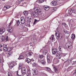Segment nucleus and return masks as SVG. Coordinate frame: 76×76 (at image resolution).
I'll use <instances>...</instances> for the list:
<instances>
[{"instance_id":"nucleus-1","label":"nucleus","mask_w":76,"mask_h":76,"mask_svg":"<svg viewBox=\"0 0 76 76\" xmlns=\"http://www.w3.org/2000/svg\"><path fill=\"white\" fill-rule=\"evenodd\" d=\"M32 10H30V12H31V15L33 16L35 18H37L38 17L42 14V12L39 7L35 8L34 9V11H32Z\"/></svg>"},{"instance_id":"nucleus-2","label":"nucleus","mask_w":76,"mask_h":76,"mask_svg":"<svg viewBox=\"0 0 76 76\" xmlns=\"http://www.w3.org/2000/svg\"><path fill=\"white\" fill-rule=\"evenodd\" d=\"M68 13L71 15L72 16L76 17V10H71L68 11Z\"/></svg>"},{"instance_id":"nucleus-3","label":"nucleus","mask_w":76,"mask_h":76,"mask_svg":"<svg viewBox=\"0 0 76 76\" xmlns=\"http://www.w3.org/2000/svg\"><path fill=\"white\" fill-rule=\"evenodd\" d=\"M64 55V54L61 53V52H60L59 54L58 53L56 54V58H58V59L61 58V57H63V56H64L63 55Z\"/></svg>"},{"instance_id":"nucleus-4","label":"nucleus","mask_w":76,"mask_h":76,"mask_svg":"<svg viewBox=\"0 0 76 76\" xmlns=\"http://www.w3.org/2000/svg\"><path fill=\"white\" fill-rule=\"evenodd\" d=\"M55 36L57 37V39H61L63 38V35L61 33L58 34L57 33H56Z\"/></svg>"},{"instance_id":"nucleus-5","label":"nucleus","mask_w":76,"mask_h":76,"mask_svg":"<svg viewBox=\"0 0 76 76\" xmlns=\"http://www.w3.org/2000/svg\"><path fill=\"white\" fill-rule=\"evenodd\" d=\"M32 73L33 75L35 76V75H37L38 74V72L37 69H33L32 70Z\"/></svg>"},{"instance_id":"nucleus-6","label":"nucleus","mask_w":76,"mask_h":76,"mask_svg":"<svg viewBox=\"0 0 76 76\" xmlns=\"http://www.w3.org/2000/svg\"><path fill=\"white\" fill-rule=\"evenodd\" d=\"M20 23L22 24V25H25L24 23L26 22V21L25 20V19L24 18V17H22L20 18Z\"/></svg>"},{"instance_id":"nucleus-7","label":"nucleus","mask_w":76,"mask_h":76,"mask_svg":"<svg viewBox=\"0 0 76 76\" xmlns=\"http://www.w3.org/2000/svg\"><path fill=\"white\" fill-rule=\"evenodd\" d=\"M8 64L9 65L10 69H12L13 67V66H15V63L13 62L11 63L10 64L9 63H8Z\"/></svg>"},{"instance_id":"nucleus-8","label":"nucleus","mask_w":76,"mask_h":76,"mask_svg":"<svg viewBox=\"0 0 76 76\" xmlns=\"http://www.w3.org/2000/svg\"><path fill=\"white\" fill-rule=\"evenodd\" d=\"M54 72L56 73H58V69L57 66H54L53 67Z\"/></svg>"},{"instance_id":"nucleus-9","label":"nucleus","mask_w":76,"mask_h":76,"mask_svg":"<svg viewBox=\"0 0 76 76\" xmlns=\"http://www.w3.org/2000/svg\"><path fill=\"white\" fill-rule=\"evenodd\" d=\"M8 31L10 34H12V33L13 32V28L12 27H9V28L8 30Z\"/></svg>"},{"instance_id":"nucleus-10","label":"nucleus","mask_w":76,"mask_h":76,"mask_svg":"<svg viewBox=\"0 0 76 76\" xmlns=\"http://www.w3.org/2000/svg\"><path fill=\"white\" fill-rule=\"evenodd\" d=\"M47 58L48 63H51V57L49 56H48V55L47 56Z\"/></svg>"},{"instance_id":"nucleus-11","label":"nucleus","mask_w":76,"mask_h":76,"mask_svg":"<svg viewBox=\"0 0 76 76\" xmlns=\"http://www.w3.org/2000/svg\"><path fill=\"white\" fill-rule=\"evenodd\" d=\"M5 31H6V29L4 28H2L0 29V34L1 35L3 34L4 32H5Z\"/></svg>"},{"instance_id":"nucleus-12","label":"nucleus","mask_w":76,"mask_h":76,"mask_svg":"<svg viewBox=\"0 0 76 76\" xmlns=\"http://www.w3.org/2000/svg\"><path fill=\"white\" fill-rule=\"evenodd\" d=\"M51 5L53 6H56L57 4V2L56 1H53L52 2H51L50 3Z\"/></svg>"},{"instance_id":"nucleus-13","label":"nucleus","mask_w":76,"mask_h":76,"mask_svg":"<svg viewBox=\"0 0 76 76\" xmlns=\"http://www.w3.org/2000/svg\"><path fill=\"white\" fill-rule=\"evenodd\" d=\"M72 42H70L69 43H68V44H66V46H67L69 48H72Z\"/></svg>"},{"instance_id":"nucleus-14","label":"nucleus","mask_w":76,"mask_h":76,"mask_svg":"<svg viewBox=\"0 0 76 76\" xmlns=\"http://www.w3.org/2000/svg\"><path fill=\"white\" fill-rule=\"evenodd\" d=\"M52 53L53 54H56L57 52V50L55 48H53L52 49Z\"/></svg>"},{"instance_id":"nucleus-15","label":"nucleus","mask_w":76,"mask_h":76,"mask_svg":"<svg viewBox=\"0 0 76 76\" xmlns=\"http://www.w3.org/2000/svg\"><path fill=\"white\" fill-rule=\"evenodd\" d=\"M7 45H4L3 46V48L4 51H7Z\"/></svg>"},{"instance_id":"nucleus-16","label":"nucleus","mask_w":76,"mask_h":76,"mask_svg":"<svg viewBox=\"0 0 76 76\" xmlns=\"http://www.w3.org/2000/svg\"><path fill=\"white\" fill-rule=\"evenodd\" d=\"M50 39L52 42H53L55 41V39L54 38V35H52L51 37H50Z\"/></svg>"},{"instance_id":"nucleus-17","label":"nucleus","mask_w":76,"mask_h":76,"mask_svg":"<svg viewBox=\"0 0 76 76\" xmlns=\"http://www.w3.org/2000/svg\"><path fill=\"white\" fill-rule=\"evenodd\" d=\"M46 1V0H37L36 2L39 3H43L44 1Z\"/></svg>"},{"instance_id":"nucleus-18","label":"nucleus","mask_w":76,"mask_h":76,"mask_svg":"<svg viewBox=\"0 0 76 76\" xmlns=\"http://www.w3.org/2000/svg\"><path fill=\"white\" fill-rule=\"evenodd\" d=\"M44 8L45 10H48L50 9V8L47 6H44Z\"/></svg>"},{"instance_id":"nucleus-19","label":"nucleus","mask_w":76,"mask_h":76,"mask_svg":"<svg viewBox=\"0 0 76 76\" xmlns=\"http://www.w3.org/2000/svg\"><path fill=\"white\" fill-rule=\"evenodd\" d=\"M53 62L54 64H57L58 63V60L57 59H54L53 60Z\"/></svg>"},{"instance_id":"nucleus-20","label":"nucleus","mask_w":76,"mask_h":76,"mask_svg":"<svg viewBox=\"0 0 76 76\" xmlns=\"http://www.w3.org/2000/svg\"><path fill=\"white\" fill-rule=\"evenodd\" d=\"M23 13L24 14V15L28 16V12L27 11H24L23 12Z\"/></svg>"},{"instance_id":"nucleus-21","label":"nucleus","mask_w":76,"mask_h":76,"mask_svg":"<svg viewBox=\"0 0 76 76\" xmlns=\"http://www.w3.org/2000/svg\"><path fill=\"white\" fill-rule=\"evenodd\" d=\"M11 6H10V5H7V6H5L4 7V9H5V8H6L5 9H9V8H10V7H11Z\"/></svg>"},{"instance_id":"nucleus-22","label":"nucleus","mask_w":76,"mask_h":76,"mask_svg":"<svg viewBox=\"0 0 76 76\" xmlns=\"http://www.w3.org/2000/svg\"><path fill=\"white\" fill-rule=\"evenodd\" d=\"M23 30L24 31V32H27L28 31V28L26 27H24Z\"/></svg>"},{"instance_id":"nucleus-23","label":"nucleus","mask_w":76,"mask_h":76,"mask_svg":"<svg viewBox=\"0 0 76 76\" xmlns=\"http://www.w3.org/2000/svg\"><path fill=\"white\" fill-rule=\"evenodd\" d=\"M59 50L61 51H63V48L62 46H59L58 48Z\"/></svg>"},{"instance_id":"nucleus-24","label":"nucleus","mask_w":76,"mask_h":76,"mask_svg":"<svg viewBox=\"0 0 76 76\" xmlns=\"http://www.w3.org/2000/svg\"><path fill=\"white\" fill-rule=\"evenodd\" d=\"M47 53V51L46 50H44L42 51V53L43 55H46Z\"/></svg>"},{"instance_id":"nucleus-25","label":"nucleus","mask_w":76,"mask_h":76,"mask_svg":"<svg viewBox=\"0 0 76 76\" xmlns=\"http://www.w3.org/2000/svg\"><path fill=\"white\" fill-rule=\"evenodd\" d=\"M18 66H18V69L19 70L21 69H22V64H19Z\"/></svg>"},{"instance_id":"nucleus-26","label":"nucleus","mask_w":76,"mask_h":76,"mask_svg":"<svg viewBox=\"0 0 76 76\" xmlns=\"http://www.w3.org/2000/svg\"><path fill=\"white\" fill-rule=\"evenodd\" d=\"M25 25L22 24V26H20L19 27L20 29H23V27H25Z\"/></svg>"},{"instance_id":"nucleus-27","label":"nucleus","mask_w":76,"mask_h":76,"mask_svg":"<svg viewBox=\"0 0 76 76\" xmlns=\"http://www.w3.org/2000/svg\"><path fill=\"white\" fill-rule=\"evenodd\" d=\"M27 73L28 74V75H28V76H31V70L30 69L27 70Z\"/></svg>"},{"instance_id":"nucleus-28","label":"nucleus","mask_w":76,"mask_h":76,"mask_svg":"<svg viewBox=\"0 0 76 76\" xmlns=\"http://www.w3.org/2000/svg\"><path fill=\"white\" fill-rule=\"evenodd\" d=\"M41 63L42 64H43V65H44L45 64L46 62L44 60H42L41 61Z\"/></svg>"},{"instance_id":"nucleus-29","label":"nucleus","mask_w":76,"mask_h":76,"mask_svg":"<svg viewBox=\"0 0 76 76\" xmlns=\"http://www.w3.org/2000/svg\"><path fill=\"white\" fill-rule=\"evenodd\" d=\"M26 61H27V63H30L31 61V60L28 58H26Z\"/></svg>"},{"instance_id":"nucleus-30","label":"nucleus","mask_w":76,"mask_h":76,"mask_svg":"<svg viewBox=\"0 0 76 76\" xmlns=\"http://www.w3.org/2000/svg\"><path fill=\"white\" fill-rule=\"evenodd\" d=\"M71 38L73 39H75V34H72Z\"/></svg>"},{"instance_id":"nucleus-31","label":"nucleus","mask_w":76,"mask_h":76,"mask_svg":"<svg viewBox=\"0 0 76 76\" xmlns=\"http://www.w3.org/2000/svg\"><path fill=\"white\" fill-rule=\"evenodd\" d=\"M23 56L22 55L20 56L18 58V60H21V59H23Z\"/></svg>"},{"instance_id":"nucleus-32","label":"nucleus","mask_w":76,"mask_h":76,"mask_svg":"<svg viewBox=\"0 0 76 76\" xmlns=\"http://www.w3.org/2000/svg\"><path fill=\"white\" fill-rule=\"evenodd\" d=\"M45 68L47 69V70H48V72H51V69L50 68L46 67Z\"/></svg>"},{"instance_id":"nucleus-33","label":"nucleus","mask_w":76,"mask_h":76,"mask_svg":"<svg viewBox=\"0 0 76 76\" xmlns=\"http://www.w3.org/2000/svg\"><path fill=\"white\" fill-rule=\"evenodd\" d=\"M11 50H12L11 48H7V51H8V52H10V51H11Z\"/></svg>"},{"instance_id":"nucleus-34","label":"nucleus","mask_w":76,"mask_h":76,"mask_svg":"<svg viewBox=\"0 0 76 76\" xmlns=\"http://www.w3.org/2000/svg\"><path fill=\"white\" fill-rule=\"evenodd\" d=\"M16 24L18 26V25H19V24H20V22H19V20H17L16 21Z\"/></svg>"},{"instance_id":"nucleus-35","label":"nucleus","mask_w":76,"mask_h":76,"mask_svg":"<svg viewBox=\"0 0 76 76\" xmlns=\"http://www.w3.org/2000/svg\"><path fill=\"white\" fill-rule=\"evenodd\" d=\"M39 57L40 58H42L43 57H44V55H39Z\"/></svg>"},{"instance_id":"nucleus-36","label":"nucleus","mask_w":76,"mask_h":76,"mask_svg":"<svg viewBox=\"0 0 76 76\" xmlns=\"http://www.w3.org/2000/svg\"><path fill=\"white\" fill-rule=\"evenodd\" d=\"M26 56L27 57H29V56H31V53H29L26 54Z\"/></svg>"},{"instance_id":"nucleus-37","label":"nucleus","mask_w":76,"mask_h":76,"mask_svg":"<svg viewBox=\"0 0 76 76\" xmlns=\"http://www.w3.org/2000/svg\"><path fill=\"white\" fill-rule=\"evenodd\" d=\"M21 73L23 75H25L26 74V71H21Z\"/></svg>"},{"instance_id":"nucleus-38","label":"nucleus","mask_w":76,"mask_h":76,"mask_svg":"<svg viewBox=\"0 0 76 76\" xmlns=\"http://www.w3.org/2000/svg\"><path fill=\"white\" fill-rule=\"evenodd\" d=\"M64 33H65V34H67V33H68V31L66 29L64 30Z\"/></svg>"},{"instance_id":"nucleus-39","label":"nucleus","mask_w":76,"mask_h":76,"mask_svg":"<svg viewBox=\"0 0 76 76\" xmlns=\"http://www.w3.org/2000/svg\"><path fill=\"white\" fill-rule=\"evenodd\" d=\"M26 71V69H25V68L23 67L21 69V71Z\"/></svg>"},{"instance_id":"nucleus-40","label":"nucleus","mask_w":76,"mask_h":76,"mask_svg":"<svg viewBox=\"0 0 76 76\" xmlns=\"http://www.w3.org/2000/svg\"><path fill=\"white\" fill-rule=\"evenodd\" d=\"M38 22V20L36 19L34 20V21L33 23V24L35 25V23L37 22Z\"/></svg>"},{"instance_id":"nucleus-41","label":"nucleus","mask_w":76,"mask_h":76,"mask_svg":"<svg viewBox=\"0 0 76 76\" xmlns=\"http://www.w3.org/2000/svg\"><path fill=\"white\" fill-rule=\"evenodd\" d=\"M8 76H12V74L10 72H8Z\"/></svg>"},{"instance_id":"nucleus-42","label":"nucleus","mask_w":76,"mask_h":76,"mask_svg":"<svg viewBox=\"0 0 76 76\" xmlns=\"http://www.w3.org/2000/svg\"><path fill=\"white\" fill-rule=\"evenodd\" d=\"M22 1H23V0H19L18 1V3L20 4L21 3Z\"/></svg>"},{"instance_id":"nucleus-43","label":"nucleus","mask_w":76,"mask_h":76,"mask_svg":"<svg viewBox=\"0 0 76 76\" xmlns=\"http://www.w3.org/2000/svg\"><path fill=\"white\" fill-rule=\"evenodd\" d=\"M28 24H32V22L30 20H29V22H28Z\"/></svg>"},{"instance_id":"nucleus-44","label":"nucleus","mask_w":76,"mask_h":76,"mask_svg":"<svg viewBox=\"0 0 76 76\" xmlns=\"http://www.w3.org/2000/svg\"><path fill=\"white\" fill-rule=\"evenodd\" d=\"M20 12H19L18 13L17 15V16H20Z\"/></svg>"},{"instance_id":"nucleus-45","label":"nucleus","mask_w":76,"mask_h":76,"mask_svg":"<svg viewBox=\"0 0 76 76\" xmlns=\"http://www.w3.org/2000/svg\"><path fill=\"white\" fill-rule=\"evenodd\" d=\"M6 39L7 41H8V37H7V38Z\"/></svg>"},{"instance_id":"nucleus-46","label":"nucleus","mask_w":76,"mask_h":76,"mask_svg":"<svg viewBox=\"0 0 76 76\" xmlns=\"http://www.w3.org/2000/svg\"><path fill=\"white\" fill-rule=\"evenodd\" d=\"M72 20H69V23H71V21Z\"/></svg>"},{"instance_id":"nucleus-47","label":"nucleus","mask_w":76,"mask_h":76,"mask_svg":"<svg viewBox=\"0 0 76 76\" xmlns=\"http://www.w3.org/2000/svg\"><path fill=\"white\" fill-rule=\"evenodd\" d=\"M33 66H35V65H36V64H35V63H33Z\"/></svg>"},{"instance_id":"nucleus-48","label":"nucleus","mask_w":76,"mask_h":76,"mask_svg":"<svg viewBox=\"0 0 76 76\" xmlns=\"http://www.w3.org/2000/svg\"><path fill=\"white\" fill-rule=\"evenodd\" d=\"M17 75H18V76H22V75H18V72H17Z\"/></svg>"},{"instance_id":"nucleus-49","label":"nucleus","mask_w":76,"mask_h":76,"mask_svg":"<svg viewBox=\"0 0 76 76\" xmlns=\"http://www.w3.org/2000/svg\"><path fill=\"white\" fill-rule=\"evenodd\" d=\"M41 18H42H42H44V15L41 16Z\"/></svg>"},{"instance_id":"nucleus-50","label":"nucleus","mask_w":76,"mask_h":76,"mask_svg":"<svg viewBox=\"0 0 76 76\" xmlns=\"http://www.w3.org/2000/svg\"><path fill=\"white\" fill-rule=\"evenodd\" d=\"M62 24H63V25H64V26L66 25V24L65 23H63Z\"/></svg>"},{"instance_id":"nucleus-51","label":"nucleus","mask_w":76,"mask_h":76,"mask_svg":"<svg viewBox=\"0 0 76 76\" xmlns=\"http://www.w3.org/2000/svg\"><path fill=\"white\" fill-rule=\"evenodd\" d=\"M2 47V45L1 44H0V48Z\"/></svg>"},{"instance_id":"nucleus-52","label":"nucleus","mask_w":76,"mask_h":76,"mask_svg":"<svg viewBox=\"0 0 76 76\" xmlns=\"http://www.w3.org/2000/svg\"><path fill=\"white\" fill-rule=\"evenodd\" d=\"M31 61H34V59H31Z\"/></svg>"},{"instance_id":"nucleus-53","label":"nucleus","mask_w":76,"mask_h":76,"mask_svg":"<svg viewBox=\"0 0 76 76\" xmlns=\"http://www.w3.org/2000/svg\"><path fill=\"white\" fill-rule=\"evenodd\" d=\"M28 26H30V24H28Z\"/></svg>"},{"instance_id":"nucleus-54","label":"nucleus","mask_w":76,"mask_h":76,"mask_svg":"<svg viewBox=\"0 0 76 76\" xmlns=\"http://www.w3.org/2000/svg\"><path fill=\"white\" fill-rule=\"evenodd\" d=\"M55 1H60V0H55Z\"/></svg>"},{"instance_id":"nucleus-55","label":"nucleus","mask_w":76,"mask_h":76,"mask_svg":"<svg viewBox=\"0 0 76 76\" xmlns=\"http://www.w3.org/2000/svg\"><path fill=\"white\" fill-rule=\"evenodd\" d=\"M12 22V21H11V22L10 23V25H11V23Z\"/></svg>"},{"instance_id":"nucleus-56","label":"nucleus","mask_w":76,"mask_h":76,"mask_svg":"<svg viewBox=\"0 0 76 76\" xmlns=\"http://www.w3.org/2000/svg\"><path fill=\"white\" fill-rule=\"evenodd\" d=\"M70 67H71V66H70V67H69L68 68V69H70Z\"/></svg>"},{"instance_id":"nucleus-57","label":"nucleus","mask_w":76,"mask_h":76,"mask_svg":"<svg viewBox=\"0 0 76 76\" xmlns=\"http://www.w3.org/2000/svg\"><path fill=\"white\" fill-rule=\"evenodd\" d=\"M1 59H0V63H1Z\"/></svg>"},{"instance_id":"nucleus-58","label":"nucleus","mask_w":76,"mask_h":76,"mask_svg":"<svg viewBox=\"0 0 76 76\" xmlns=\"http://www.w3.org/2000/svg\"><path fill=\"white\" fill-rule=\"evenodd\" d=\"M0 51H2V50L0 49Z\"/></svg>"},{"instance_id":"nucleus-59","label":"nucleus","mask_w":76,"mask_h":76,"mask_svg":"<svg viewBox=\"0 0 76 76\" xmlns=\"http://www.w3.org/2000/svg\"><path fill=\"white\" fill-rule=\"evenodd\" d=\"M9 54H10V53H9L8 54V55H9Z\"/></svg>"},{"instance_id":"nucleus-60","label":"nucleus","mask_w":76,"mask_h":76,"mask_svg":"<svg viewBox=\"0 0 76 76\" xmlns=\"http://www.w3.org/2000/svg\"><path fill=\"white\" fill-rule=\"evenodd\" d=\"M3 0V1H4V0Z\"/></svg>"},{"instance_id":"nucleus-61","label":"nucleus","mask_w":76,"mask_h":76,"mask_svg":"<svg viewBox=\"0 0 76 76\" xmlns=\"http://www.w3.org/2000/svg\"><path fill=\"white\" fill-rule=\"evenodd\" d=\"M30 46H32V45H30Z\"/></svg>"},{"instance_id":"nucleus-62","label":"nucleus","mask_w":76,"mask_h":76,"mask_svg":"<svg viewBox=\"0 0 76 76\" xmlns=\"http://www.w3.org/2000/svg\"><path fill=\"white\" fill-rule=\"evenodd\" d=\"M56 9V8H55L54 9Z\"/></svg>"},{"instance_id":"nucleus-63","label":"nucleus","mask_w":76,"mask_h":76,"mask_svg":"<svg viewBox=\"0 0 76 76\" xmlns=\"http://www.w3.org/2000/svg\"><path fill=\"white\" fill-rule=\"evenodd\" d=\"M2 37H3V36H2Z\"/></svg>"},{"instance_id":"nucleus-64","label":"nucleus","mask_w":76,"mask_h":76,"mask_svg":"<svg viewBox=\"0 0 76 76\" xmlns=\"http://www.w3.org/2000/svg\"><path fill=\"white\" fill-rule=\"evenodd\" d=\"M52 66H53V65H52Z\"/></svg>"}]
</instances>
